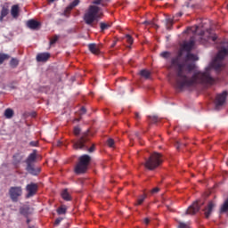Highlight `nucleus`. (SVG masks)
<instances>
[{"label":"nucleus","mask_w":228,"mask_h":228,"mask_svg":"<svg viewBox=\"0 0 228 228\" xmlns=\"http://www.w3.org/2000/svg\"><path fill=\"white\" fill-rule=\"evenodd\" d=\"M115 45H116V44H113V45H112V47L115 46Z\"/></svg>","instance_id":"obj_56"},{"label":"nucleus","mask_w":228,"mask_h":228,"mask_svg":"<svg viewBox=\"0 0 228 228\" xmlns=\"http://www.w3.org/2000/svg\"><path fill=\"white\" fill-rule=\"evenodd\" d=\"M203 203H200L199 201H194L186 210V215L194 216L197 214L200 209V206H202Z\"/></svg>","instance_id":"obj_10"},{"label":"nucleus","mask_w":228,"mask_h":228,"mask_svg":"<svg viewBox=\"0 0 228 228\" xmlns=\"http://www.w3.org/2000/svg\"><path fill=\"white\" fill-rule=\"evenodd\" d=\"M198 28H199V27H196V30H195L196 32H197Z\"/></svg>","instance_id":"obj_55"},{"label":"nucleus","mask_w":228,"mask_h":228,"mask_svg":"<svg viewBox=\"0 0 228 228\" xmlns=\"http://www.w3.org/2000/svg\"><path fill=\"white\" fill-rule=\"evenodd\" d=\"M227 95V91H224L216 94L215 99V110L216 111H219L220 110H223V108H224Z\"/></svg>","instance_id":"obj_7"},{"label":"nucleus","mask_w":228,"mask_h":228,"mask_svg":"<svg viewBox=\"0 0 228 228\" xmlns=\"http://www.w3.org/2000/svg\"><path fill=\"white\" fill-rule=\"evenodd\" d=\"M135 118H136L137 120H140V118H141L140 113L135 112Z\"/></svg>","instance_id":"obj_47"},{"label":"nucleus","mask_w":228,"mask_h":228,"mask_svg":"<svg viewBox=\"0 0 228 228\" xmlns=\"http://www.w3.org/2000/svg\"><path fill=\"white\" fill-rule=\"evenodd\" d=\"M37 151L33 150V151L28 156V158L25 160V163L27 166L34 165L37 162Z\"/></svg>","instance_id":"obj_11"},{"label":"nucleus","mask_w":228,"mask_h":228,"mask_svg":"<svg viewBox=\"0 0 228 228\" xmlns=\"http://www.w3.org/2000/svg\"><path fill=\"white\" fill-rule=\"evenodd\" d=\"M38 184L35 183H30L26 185V199H30L33 198L34 196L37 195V191H38Z\"/></svg>","instance_id":"obj_9"},{"label":"nucleus","mask_w":228,"mask_h":228,"mask_svg":"<svg viewBox=\"0 0 228 228\" xmlns=\"http://www.w3.org/2000/svg\"><path fill=\"white\" fill-rule=\"evenodd\" d=\"M88 49L94 54H99L100 53V47L96 44H89L88 45Z\"/></svg>","instance_id":"obj_17"},{"label":"nucleus","mask_w":228,"mask_h":228,"mask_svg":"<svg viewBox=\"0 0 228 228\" xmlns=\"http://www.w3.org/2000/svg\"><path fill=\"white\" fill-rule=\"evenodd\" d=\"M82 130L80 128V126H75L73 129V133L75 136H79L81 134Z\"/></svg>","instance_id":"obj_34"},{"label":"nucleus","mask_w":228,"mask_h":228,"mask_svg":"<svg viewBox=\"0 0 228 228\" xmlns=\"http://www.w3.org/2000/svg\"><path fill=\"white\" fill-rule=\"evenodd\" d=\"M139 74L142 77H144V79H149V77H151V71L147 69H142Z\"/></svg>","instance_id":"obj_24"},{"label":"nucleus","mask_w":228,"mask_h":228,"mask_svg":"<svg viewBox=\"0 0 228 228\" xmlns=\"http://www.w3.org/2000/svg\"><path fill=\"white\" fill-rule=\"evenodd\" d=\"M92 157L87 154H84L78 158V162L75 166L74 172L76 175H84L88 171V167L91 164Z\"/></svg>","instance_id":"obj_5"},{"label":"nucleus","mask_w":228,"mask_h":228,"mask_svg":"<svg viewBox=\"0 0 228 228\" xmlns=\"http://www.w3.org/2000/svg\"><path fill=\"white\" fill-rule=\"evenodd\" d=\"M14 116V111L12 109H6L4 110V117L5 118H12V117Z\"/></svg>","instance_id":"obj_27"},{"label":"nucleus","mask_w":228,"mask_h":228,"mask_svg":"<svg viewBox=\"0 0 228 228\" xmlns=\"http://www.w3.org/2000/svg\"><path fill=\"white\" fill-rule=\"evenodd\" d=\"M10 12L8 5H2L0 12V22L4 21V17H6Z\"/></svg>","instance_id":"obj_16"},{"label":"nucleus","mask_w":228,"mask_h":228,"mask_svg":"<svg viewBox=\"0 0 228 228\" xmlns=\"http://www.w3.org/2000/svg\"><path fill=\"white\" fill-rule=\"evenodd\" d=\"M19 64L20 61L17 58H12L9 62L10 67L12 69H16L19 66Z\"/></svg>","instance_id":"obj_23"},{"label":"nucleus","mask_w":228,"mask_h":228,"mask_svg":"<svg viewBox=\"0 0 228 228\" xmlns=\"http://www.w3.org/2000/svg\"><path fill=\"white\" fill-rule=\"evenodd\" d=\"M158 192H159V188L155 187L151 190V194H157Z\"/></svg>","instance_id":"obj_42"},{"label":"nucleus","mask_w":228,"mask_h":228,"mask_svg":"<svg viewBox=\"0 0 228 228\" xmlns=\"http://www.w3.org/2000/svg\"><path fill=\"white\" fill-rule=\"evenodd\" d=\"M30 219H27V224H30Z\"/></svg>","instance_id":"obj_49"},{"label":"nucleus","mask_w":228,"mask_h":228,"mask_svg":"<svg viewBox=\"0 0 228 228\" xmlns=\"http://www.w3.org/2000/svg\"><path fill=\"white\" fill-rule=\"evenodd\" d=\"M22 159L23 158H22V156H20V154L16 153V154L13 155V163L15 165H18L22 161Z\"/></svg>","instance_id":"obj_28"},{"label":"nucleus","mask_w":228,"mask_h":228,"mask_svg":"<svg viewBox=\"0 0 228 228\" xmlns=\"http://www.w3.org/2000/svg\"><path fill=\"white\" fill-rule=\"evenodd\" d=\"M200 35L201 36L200 39H201V43H205V42H215L217 38V37L213 33V31L211 29H208L205 32L201 31L200 33Z\"/></svg>","instance_id":"obj_8"},{"label":"nucleus","mask_w":228,"mask_h":228,"mask_svg":"<svg viewBox=\"0 0 228 228\" xmlns=\"http://www.w3.org/2000/svg\"><path fill=\"white\" fill-rule=\"evenodd\" d=\"M10 58V54L0 53V65H2L4 62V61L9 60Z\"/></svg>","instance_id":"obj_26"},{"label":"nucleus","mask_w":228,"mask_h":228,"mask_svg":"<svg viewBox=\"0 0 228 228\" xmlns=\"http://www.w3.org/2000/svg\"><path fill=\"white\" fill-rule=\"evenodd\" d=\"M102 0H94L93 4H101L102 5Z\"/></svg>","instance_id":"obj_44"},{"label":"nucleus","mask_w":228,"mask_h":228,"mask_svg":"<svg viewBox=\"0 0 228 228\" xmlns=\"http://www.w3.org/2000/svg\"><path fill=\"white\" fill-rule=\"evenodd\" d=\"M59 38H60L59 36L57 35L53 36V37L50 39V45H53L54 44H56Z\"/></svg>","instance_id":"obj_36"},{"label":"nucleus","mask_w":228,"mask_h":228,"mask_svg":"<svg viewBox=\"0 0 228 228\" xmlns=\"http://www.w3.org/2000/svg\"><path fill=\"white\" fill-rule=\"evenodd\" d=\"M48 1H50V2H52V3H53V2H54L55 0H48Z\"/></svg>","instance_id":"obj_54"},{"label":"nucleus","mask_w":228,"mask_h":228,"mask_svg":"<svg viewBox=\"0 0 228 228\" xmlns=\"http://www.w3.org/2000/svg\"><path fill=\"white\" fill-rule=\"evenodd\" d=\"M30 208L28 207H21L20 208V214L25 217H28Z\"/></svg>","instance_id":"obj_22"},{"label":"nucleus","mask_w":228,"mask_h":228,"mask_svg":"<svg viewBox=\"0 0 228 228\" xmlns=\"http://www.w3.org/2000/svg\"><path fill=\"white\" fill-rule=\"evenodd\" d=\"M148 118L151 124H158V122L160 120L158 116H148Z\"/></svg>","instance_id":"obj_30"},{"label":"nucleus","mask_w":228,"mask_h":228,"mask_svg":"<svg viewBox=\"0 0 228 228\" xmlns=\"http://www.w3.org/2000/svg\"><path fill=\"white\" fill-rule=\"evenodd\" d=\"M107 145H108V147H110V148H114V147H115V140L112 139V138H109V139L107 140Z\"/></svg>","instance_id":"obj_35"},{"label":"nucleus","mask_w":228,"mask_h":228,"mask_svg":"<svg viewBox=\"0 0 228 228\" xmlns=\"http://www.w3.org/2000/svg\"><path fill=\"white\" fill-rule=\"evenodd\" d=\"M19 12H20V7L18 4H14L11 8V15L13 18H18L19 17Z\"/></svg>","instance_id":"obj_19"},{"label":"nucleus","mask_w":228,"mask_h":228,"mask_svg":"<svg viewBox=\"0 0 228 228\" xmlns=\"http://www.w3.org/2000/svg\"><path fill=\"white\" fill-rule=\"evenodd\" d=\"M172 25H174V20H172V18H167L166 20V26L167 29H170Z\"/></svg>","instance_id":"obj_32"},{"label":"nucleus","mask_w":228,"mask_h":228,"mask_svg":"<svg viewBox=\"0 0 228 228\" xmlns=\"http://www.w3.org/2000/svg\"><path fill=\"white\" fill-rule=\"evenodd\" d=\"M175 147H176V150H179L181 147H186V143L176 142Z\"/></svg>","instance_id":"obj_39"},{"label":"nucleus","mask_w":228,"mask_h":228,"mask_svg":"<svg viewBox=\"0 0 228 228\" xmlns=\"http://www.w3.org/2000/svg\"><path fill=\"white\" fill-rule=\"evenodd\" d=\"M176 15H178L179 17H181V16H183V13H178V14H176Z\"/></svg>","instance_id":"obj_51"},{"label":"nucleus","mask_w":228,"mask_h":228,"mask_svg":"<svg viewBox=\"0 0 228 228\" xmlns=\"http://www.w3.org/2000/svg\"><path fill=\"white\" fill-rule=\"evenodd\" d=\"M61 198L65 201H71L72 200V197H71L70 193L69 192L68 189H64L61 191Z\"/></svg>","instance_id":"obj_18"},{"label":"nucleus","mask_w":228,"mask_h":228,"mask_svg":"<svg viewBox=\"0 0 228 228\" xmlns=\"http://www.w3.org/2000/svg\"><path fill=\"white\" fill-rule=\"evenodd\" d=\"M215 208H216V204L213 201H209L208 207L204 208V215L206 219L209 218Z\"/></svg>","instance_id":"obj_14"},{"label":"nucleus","mask_w":228,"mask_h":228,"mask_svg":"<svg viewBox=\"0 0 228 228\" xmlns=\"http://www.w3.org/2000/svg\"><path fill=\"white\" fill-rule=\"evenodd\" d=\"M66 213H67V208H65V207H60L57 209V214L58 215H65Z\"/></svg>","instance_id":"obj_33"},{"label":"nucleus","mask_w":228,"mask_h":228,"mask_svg":"<svg viewBox=\"0 0 228 228\" xmlns=\"http://www.w3.org/2000/svg\"><path fill=\"white\" fill-rule=\"evenodd\" d=\"M160 56L167 59V58L170 57V53L163 52V53H160Z\"/></svg>","instance_id":"obj_41"},{"label":"nucleus","mask_w":228,"mask_h":228,"mask_svg":"<svg viewBox=\"0 0 228 228\" xmlns=\"http://www.w3.org/2000/svg\"><path fill=\"white\" fill-rule=\"evenodd\" d=\"M101 10L102 9L100 7L95 5L89 6L88 10L84 15L86 24L94 28V22L103 16V12Z\"/></svg>","instance_id":"obj_3"},{"label":"nucleus","mask_w":228,"mask_h":228,"mask_svg":"<svg viewBox=\"0 0 228 228\" xmlns=\"http://www.w3.org/2000/svg\"><path fill=\"white\" fill-rule=\"evenodd\" d=\"M32 117H37V113H36V112H33V113H32Z\"/></svg>","instance_id":"obj_50"},{"label":"nucleus","mask_w":228,"mask_h":228,"mask_svg":"<svg viewBox=\"0 0 228 228\" xmlns=\"http://www.w3.org/2000/svg\"><path fill=\"white\" fill-rule=\"evenodd\" d=\"M163 164V155L159 152H153L145 160L144 167L150 171H154Z\"/></svg>","instance_id":"obj_4"},{"label":"nucleus","mask_w":228,"mask_h":228,"mask_svg":"<svg viewBox=\"0 0 228 228\" xmlns=\"http://www.w3.org/2000/svg\"><path fill=\"white\" fill-rule=\"evenodd\" d=\"M172 80V75H169V81Z\"/></svg>","instance_id":"obj_52"},{"label":"nucleus","mask_w":228,"mask_h":228,"mask_svg":"<svg viewBox=\"0 0 228 228\" xmlns=\"http://www.w3.org/2000/svg\"><path fill=\"white\" fill-rule=\"evenodd\" d=\"M147 199V194H142L137 199V202L134 204L135 206H142L145 200Z\"/></svg>","instance_id":"obj_25"},{"label":"nucleus","mask_w":228,"mask_h":228,"mask_svg":"<svg viewBox=\"0 0 228 228\" xmlns=\"http://www.w3.org/2000/svg\"><path fill=\"white\" fill-rule=\"evenodd\" d=\"M27 27L30 29L37 30L40 28L41 22L36 20H28L26 23Z\"/></svg>","instance_id":"obj_13"},{"label":"nucleus","mask_w":228,"mask_h":228,"mask_svg":"<svg viewBox=\"0 0 228 228\" xmlns=\"http://www.w3.org/2000/svg\"><path fill=\"white\" fill-rule=\"evenodd\" d=\"M102 1V6H106V4L110 1V0H101Z\"/></svg>","instance_id":"obj_45"},{"label":"nucleus","mask_w":228,"mask_h":228,"mask_svg":"<svg viewBox=\"0 0 228 228\" xmlns=\"http://www.w3.org/2000/svg\"><path fill=\"white\" fill-rule=\"evenodd\" d=\"M126 42L129 44V45H133V37L130 36V35H126Z\"/></svg>","instance_id":"obj_38"},{"label":"nucleus","mask_w":228,"mask_h":228,"mask_svg":"<svg viewBox=\"0 0 228 228\" xmlns=\"http://www.w3.org/2000/svg\"><path fill=\"white\" fill-rule=\"evenodd\" d=\"M194 45V41L190 40L189 42L183 44V50L187 51V53H190Z\"/></svg>","instance_id":"obj_20"},{"label":"nucleus","mask_w":228,"mask_h":228,"mask_svg":"<svg viewBox=\"0 0 228 228\" xmlns=\"http://www.w3.org/2000/svg\"><path fill=\"white\" fill-rule=\"evenodd\" d=\"M61 221H62V218H57V219L55 220V222H54V224H55V225H59V224L61 223Z\"/></svg>","instance_id":"obj_43"},{"label":"nucleus","mask_w":228,"mask_h":228,"mask_svg":"<svg viewBox=\"0 0 228 228\" xmlns=\"http://www.w3.org/2000/svg\"><path fill=\"white\" fill-rule=\"evenodd\" d=\"M39 142L38 141H31L29 142L30 147H38Z\"/></svg>","instance_id":"obj_40"},{"label":"nucleus","mask_w":228,"mask_h":228,"mask_svg":"<svg viewBox=\"0 0 228 228\" xmlns=\"http://www.w3.org/2000/svg\"><path fill=\"white\" fill-rule=\"evenodd\" d=\"M51 57V54L49 53H38L36 57L37 61L38 62H45L47 61Z\"/></svg>","instance_id":"obj_15"},{"label":"nucleus","mask_w":228,"mask_h":228,"mask_svg":"<svg viewBox=\"0 0 228 228\" xmlns=\"http://www.w3.org/2000/svg\"><path fill=\"white\" fill-rule=\"evenodd\" d=\"M178 228H190V224L183 222H179Z\"/></svg>","instance_id":"obj_37"},{"label":"nucleus","mask_w":228,"mask_h":228,"mask_svg":"<svg viewBox=\"0 0 228 228\" xmlns=\"http://www.w3.org/2000/svg\"><path fill=\"white\" fill-rule=\"evenodd\" d=\"M28 228H36L35 226H28Z\"/></svg>","instance_id":"obj_53"},{"label":"nucleus","mask_w":228,"mask_h":228,"mask_svg":"<svg viewBox=\"0 0 228 228\" xmlns=\"http://www.w3.org/2000/svg\"><path fill=\"white\" fill-rule=\"evenodd\" d=\"M26 171L31 175H38L41 173V168L35 167V164L27 165Z\"/></svg>","instance_id":"obj_12"},{"label":"nucleus","mask_w":228,"mask_h":228,"mask_svg":"<svg viewBox=\"0 0 228 228\" xmlns=\"http://www.w3.org/2000/svg\"><path fill=\"white\" fill-rule=\"evenodd\" d=\"M218 53L212 63L203 71H196L191 76V71L195 69L193 62L189 61H197L196 55L187 53L185 60L181 61V54L171 60V68L175 70V88L184 90L191 88L195 85H214L215 78L212 77V69L219 72L225 64L224 59L228 56V40H224L218 45Z\"/></svg>","instance_id":"obj_1"},{"label":"nucleus","mask_w":228,"mask_h":228,"mask_svg":"<svg viewBox=\"0 0 228 228\" xmlns=\"http://www.w3.org/2000/svg\"><path fill=\"white\" fill-rule=\"evenodd\" d=\"M100 28H101V31L103 32V31L109 29L110 28H111V24L106 23V22H101Z\"/></svg>","instance_id":"obj_29"},{"label":"nucleus","mask_w":228,"mask_h":228,"mask_svg":"<svg viewBox=\"0 0 228 228\" xmlns=\"http://www.w3.org/2000/svg\"><path fill=\"white\" fill-rule=\"evenodd\" d=\"M228 212V197L226 200H224V202L220 208V214H225Z\"/></svg>","instance_id":"obj_21"},{"label":"nucleus","mask_w":228,"mask_h":228,"mask_svg":"<svg viewBox=\"0 0 228 228\" xmlns=\"http://www.w3.org/2000/svg\"><path fill=\"white\" fill-rule=\"evenodd\" d=\"M80 111L82 114H85V113H86V109L85 107H82Z\"/></svg>","instance_id":"obj_46"},{"label":"nucleus","mask_w":228,"mask_h":228,"mask_svg":"<svg viewBox=\"0 0 228 228\" xmlns=\"http://www.w3.org/2000/svg\"><path fill=\"white\" fill-rule=\"evenodd\" d=\"M80 4V0H74L68 7L67 9L71 11L74 7L77 6Z\"/></svg>","instance_id":"obj_31"},{"label":"nucleus","mask_w":228,"mask_h":228,"mask_svg":"<svg viewBox=\"0 0 228 228\" xmlns=\"http://www.w3.org/2000/svg\"><path fill=\"white\" fill-rule=\"evenodd\" d=\"M8 195L12 202L17 203L23 195L22 186H11L8 191Z\"/></svg>","instance_id":"obj_6"},{"label":"nucleus","mask_w":228,"mask_h":228,"mask_svg":"<svg viewBox=\"0 0 228 228\" xmlns=\"http://www.w3.org/2000/svg\"><path fill=\"white\" fill-rule=\"evenodd\" d=\"M90 138H89V131L82 134L81 137L73 143V148L76 151H85L89 153H94L95 151V145L92 144L90 147ZM90 147V148H89Z\"/></svg>","instance_id":"obj_2"},{"label":"nucleus","mask_w":228,"mask_h":228,"mask_svg":"<svg viewBox=\"0 0 228 228\" xmlns=\"http://www.w3.org/2000/svg\"><path fill=\"white\" fill-rule=\"evenodd\" d=\"M149 223H150L149 218H145V219H144V224H145L146 225H149Z\"/></svg>","instance_id":"obj_48"}]
</instances>
